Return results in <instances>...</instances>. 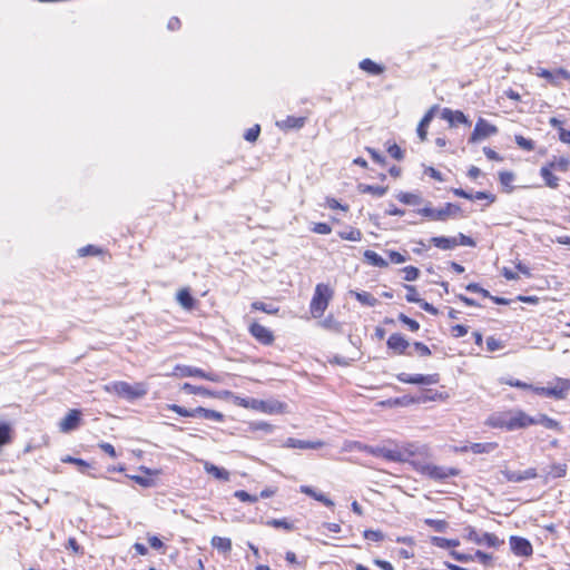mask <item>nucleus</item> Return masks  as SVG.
<instances>
[{
  "mask_svg": "<svg viewBox=\"0 0 570 570\" xmlns=\"http://www.w3.org/2000/svg\"><path fill=\"white\" fill-rule=\"evenodd\" d=\"M338 236L342 239L351 240V242H360L362 239V233L357 228H351L347 232H340Z\"/></svg>",
  "mask_w": 570,
  "mask_h": 570,
  "instance_id": "c03bdc74",
  "label": "nucleus"
},
{
  "mask_svg": "<svg viewBox=\"0 0 570 570\" xmlns=\"http://www.w3.org/2000/svg\"><path fill=\"white\" fill-rule=\"evenodd\" d=\"M368 450L371 455L383 458L390 462L410 463V460L415 455L423 453L422 450H425V448H420L414 443H405L402 445L395 444L394 448L372 445V449Z\"/></svg>",
  "mask_w": 570,
  "mask_h": 570,
  "instance_id": "f257e3e1",
  "label": "nucleus"
},
{
  "mask_svg": "<svg viewBox=\"0 0 570 570\" xmlns=\"http://www.w3.org/2000/svg\"><path fill=\"white\" fill-rule=\"evenodd\" d=\"M501 473L508 482L514 483L535 479L538 476L537 470L534 468H529L524 471L502 470Z\"/></svg>",
  "mask_w": 570,
  "mask_h": 570,
  "instance_id": "4468645a",
  "label": "nucleus"
},
{
  "mask_svg": "<svg viewBox=\"0 0 570 570\" xmlns=\"http://www.w3.org/2000/svg\"><path fill=\"white\" fill-rule=\"evenodd\" d=\"M504 384H508L513 387L522 389V390H531L535 389L537 386H533L532 384H528L523 381L517 380V379H509L503 381Z\"/></svg>",
  "mask_w": 570,
  "mask_h": 570,
  "instance_id": "5fc2aeb1",
  "label": "nucleus"
},
{
  "mask_svg": "<svg viewBox=\"0 0 570 570\" xmlns=\"http://www.w3.org/2000/svg\"><path fill=\"white\" fill-rule=\"evenodd\" d=\"M363 537L366 540L373 541V542H380L384 539V533L380 530H365L363 532Z\"/></svg>",
  "mask_w": 570,
  "mask_h": 570,
  "instance_id": "864d4df0",
  "label": "nucleus"
},
{
  "mask_svg": "<svg viewBox=\"0 0 570 570\" xmlns=\"http://www.w3.org/2000/svg\"><path fill=\"white\" fill-rule=\"evenodd\" d=\"M235 403L239 406H243V407H250V409H258V404H262L261 403V400H256V399H246V397H239V396H235Z\"/></svg>",
  "mask_w": 570,
  "mask_h": 570,
  "instance_id": "49530a36",
  "label": "nucleus"
},
{
  "mask_svg": "<svg viewBox=\"0 0 570 570\" xmlns=\"http://www.w3.org/2000/svg\"><path fill=\"white\" fill-rule=\"evenodd\" d=\"M430 542L441 549L455 548L460 544L456 539H446L442 537H431Z\"/></svg>",
  "mask_w": 570,
  "mask_h": 570,
  "instance_id": "473e14b6",
  "label": "nucleus"
},
{
  "mask_svg": "<svg viewBox=\"0 0 570 570\" xmlns=\"http://www.w3.org/2000/svg\"><path fill=\"white\" fill-rule=\"evenodd\" d=\"M81 421V412L79 410H70L67 415L60 421V431L68 433L76 430Z\"/></svg>",
  "mask_w": 570,
  "mask_h": 570,
  "instance_id": "2eb2a0df",
  "label": "nucleus"
},
{
  "mask_svg": "<svg viewBox=\"0 0 570 570\" xmlns=\"http://www.w3.org/2000/svg\"><path fill=\"white\" fill-rule=\"evenodd\" d=\"M193 417H202L205 420L216 421V422H223L225 416L223 413L205 409L203 406H198L196 409H193Z\"/></svg>",
  "mask_w": 570,
  "mask_h": 570,
  "instance_id": "aec40b11",
  "label": "nucleus"
},
{
  "mask_svg": "<svg viewBox=\"0 0 570 570\" xmlns=\"http://www.w3.org/2000/svg\"><path fill=\"white\" fill-rule=\"evenodd\" d=\"M439 109V106L438 105H434L432 106L426 112L425 115L423 116V118L421 119V121L419 122L417 125V129H416V132H417V136L419 138L423 141L426 139V136H428V127L429 125L431 124V121L433 120L434 118V115H435V111Z\"/></svg>",
  "mask_w": 570,
  "mask_h": 570,
  "instance_id": "a211bd4d",
  "label": "nucleus"
},
{
  "mask_svg": "<svg viewBox=\"0 0 570 570\" xmlns=\"http://www.w3.org/2000/svg\"><path fill=\"white\" fill-rule=\"evenodd\" d=\"M210 543L213 548L217 549L224 554H228L232 551V540L228 538L215 535L212 538Z\"/></svg>",
  "mask_w": 570,
  "mask_h": 570,
  "instance_id": "c85d7f7f",
  "label": "nucleus"
},
{
  "mask_svg": "<svg viewBox=\"0 0 570 570\" xmlns=\"http://www.w3.org/2000/svg\"><path fill=\"white\" fill-rule=\"evenodd\" d=\"M514 141L519 148L527 150V151H532L535 147L533 140L528 139V138L523 137L522 135H515Z\"/></svg>",
  "mask_w": 570,
  "mask_h": 570,
  "instance_id": "37998d69",
  "label": "nucleus"
},
{
  "mask_svg": "<svg viewBox=\"0 0 570 570\" xmlns=\"http://www.w3.org/2000/svg\"><path fill=\"white\" fill-rule=\"evenodd\" d=\"M174 374L178 375L180 377H190V376L200 377V375L203 374V370L198 368V367L189 366V365H177L175 367Z\"/></svg>",
  "mask_w": 570,
  "mask_h": 570,
  "instance_id": "c756f323",
  "label": "nucleus"
},
{
  "mask_svg": "<svg viewBox=\"0 0 570 570\" xmlns=\"http://www.w3.org/2000/svg\"><path fill=\"white\" fill-rule=\"evenodd\" d=\"M498 444L494 442L488 443H472L470 451L474 454L490 453L497 449Z\"/></svg>",
  "mask_w": 570,
  "mask_h": 570,
  "instance_id": "f704fd0d",
  "label": "nucleus"
},
{
  "mask_svg": "<svg viewBox=\"0 0 570 570\" xmlns=\"http://www.w3.org/2000/svg\"><path fill=\"white\" fill-rule=\"evenodd\" d=\"M462 209L458 204L446 203L442 208L435 209L431 206H425L417 210V214L431 219L445 222L450 217L455 218L461 214Z\"/></svg>",
  "mask_w": 570,
  "mask_h": 570,
  "instance_id": "7ed1b4c3",
  "label": "nucleus"
},
{
  "mask_svg": "<svg viewBox=\"0 0 570 570\" xmlns=\"http://www.w3.org/2000/svg\"><path fill=\"white\" fill-rule=\"evenodd\" d=\"M12 429L9 423L0 422V449L11 442Z\"/></svg>",
  "mask_w": 570,
  "mask_h": 570,
  "instance_id": "e433bc0d",
  "label": "nucleus"
},
{
  "mask_svg": "<svg viewBox=\"0 0 570 570\" xmlns=\"http://www.w3.org/2000/svg\"><path fill=\"white\" fill-rule=\"evenodd\" d=\"M532 419L533 425H542L548 430L562 432L561 424L557 420L549 417L547 414L539 413L535 416H532Z\"/></svg>",
  "mask_w": 570,
  "mask_h": 570,
  "instance_id": "412c9836",
  "label": "nucleus"
},
{
  "mask_svg": "<svg viewBox=\"0 0 570 570\" xmlns=\"http://www.w3.org/2000/svg\"><path fill=\"white\" fill-rule=\"evenodd\" d=\"M499 180L502 186L510 187L511 183L514 180V174L511 171H500Z\"/></svg>",
  "mask_w": 570,
  "mask_h": 570,
  "instance_id": "338daca9",
  "label": "nucleus"
},
{
  "mask_svg": "<svg viewBox=\"0 0 570 570\" xmlns=\"http://www.w3.org/2000/svg\"><path fill=\"white\" fill-rule=\"evenodd\" d=\"M134 482L137 484L144 487V488H151L155 485V481L151 478L142 476V475H128Z\"/></svg>",
  "mask_w": 570,
  "mask_h": 570,
  "instance_id": "603ef678",
  "label": "nucleus"
},
{
  "mask_svg": "<svg viewBox=\"0 0 570 570\" xmlns=\"http://www.w3.org/2000/svg\"><path fill=\"white\" fill-rule=\"evenodd\" d=\"M101 253V249L94 246V245H87L78 249V254L80 257H85L88 255H98Z\"/></svg>",
  "mask_w": 570,
  "mask_h": 570,
  "instance_id": "e2e57ef3",
  "label": "nucleus"
},
{
  "mask_svg": "<svg viewBox=\"0 0 570 570\" xmlns=\"http://www.w3.org/2000/svg\"><path fill=\"white\" fill-rule=\"evenodd\" d=\"M533 425V419L522 410H511V419H509L508 431L527 429Z\"/></svg>",
  "mask_w": 570,
  "mask_h": 570,
  "instance_id": "1a4fd4ad",
  "label": "nucleus"
},
{
  "mask_svg": "<svg viewBox=\"0 0 570 570\" xmlns=\"http://www.w3.org/2000/svg\"><path fill=\"white\" fill-rule=\"evenodd\" d=\"M399 321L409 327L411 332H416L420 330V324L415 320L409 317L404 313H400L397 316Z\"/></svg>",
  "mask_w": 570,
  "mask_h": 570,
  "instance_id": "09e8293b",
  "label": "nucleus"
},
{
  "mask_svg": "<svg viewBox=\"0 0 570 570\" xmlns=\"http://www.w3.org/2000/svg\"><path fill=\"white\" fill-rule=\"evenodd\" d=\"M61 461L63 463H72L73 465L79 466L81 472H85V469L89 468V463L87 461L70 455L62 458Z\"/></svg>",
  "mask_w": 570,
  "mask_h": 570,
  "instance_id": "3c124183",
  "label": "nucleus"
},
{
  "mask_svg": "<svg viewBox=\"0 0 570 570\" xmlns=\"http://www.w3.org/2000/svg\"><path fill=\"white\" fill-rule=\"evenodd\" d=\"M538 76L547 79L551 85L559 86L560 82L558 80L557 69L554 71L548 69H540Z\"/></svg>",
  "mask_w": 570,
  "mask_h": 570,
  "instance_id": "de8ad7c7",
  "label": "nucleus"
},
{
  "mask_svg": "<svg viewBox=\"0 0 570 570\" xmlns=\"http://www.w3.org/2000/svg\"><path fill=\"white\" fill-rule=\"evenodd\" d=\"M266 524L276 529H284L286 531L294 530V524L287 519H272L268 520Z\"/></svg>",
  "mask_w": 570,
  "mask_h": 570,
  "instance_id": "a19ab883",
  "label": "nucleus"
},
{
  "mask_svg": "<svg viewBox=\"0 0 570 570\" xmlns=\"http://www.w3.org/2000/svg\"><path fill=\"white\" fill-rule=\"evenodd\" d=\"M250 429L253 431H264L265 433H271L273 431V426L265 421H255L250 423Z\"/></svg>",
  "mask_w": 570,
  "mask_h": 570,
  "instance_id": "13d9d810",
  "label": "nucleus"
},
{
  "mask_svg": "<svg viewBox=\"0 0 570 570\" xmlns=\"http://www.w3.org/2000/svg\"><path fill=\"white\" fill-rule=\"evenodd\" d=\"M465 539L478 544L485 546L488 548H499L504 543L503 540L499 539L494 533L490 532H478L473 527H466Z\"/></svg>",
  "mask_w": 570,
  "mask_h": 570,
  "instance_id": "423d86ee",
  "label": "nucleus"
},
{
  "mask_svg": "<svg viewBox=\"0 0 570 570\" xmlns=\"http://www.w3.org/2000/svg\"><path fill=\"white\" fill-rule=\"evenodd\" d=\"M430 242L442 250H451L459 246L458 237L434 236Z\"/></svg>",
  "mask_w": 570,
  "mask_h": 570,
  "instance_id": "4be33fe9",
  "label": "nucleus"
},
{
  "mask_svg": "<svg viewBox=\"0 0 570 570\" xmlns=\"http://www.w3.org/2000/svg\"><path fill=\"white\" fill-rule=\"evenodd\" d=\"M252 308L256 311L264 312L269 315L277 314L279 308L273 304H266L264 302H254L252 304Z\"/></svg>",
  "mask_w": 570,
  "mask_h": 570,
  "instance_id": "58836bf2",
  "label": "nucleus"
},
{
  "mask_svg": "<svg viewBox=\"0 0 570 570\" xmlns=\"http://www.w3.org/2000/svg\"><path fill=\"white\" fill-rule=\"evenodd\" d=\"M360 69L363 71L373 75L379 76L384 72V66L376 63L375 61L365 58L358 63Z\"/></svg>",
  "mask_w": 570,
  "mask_h": 570,
  "instance_id": "a878e982",
  "label": "nucleus"
},
{
  "mask_svg": "<svg viewBox=\"0 0 570 570\" xmlns=\"http://www.w3.org/2000/svg\"><path fill=\"white\" fill-rule=\"evenodd\" d=\"M387 151L390 156L396 160H402L404 157L403 150L396 144L391 145L387 148Z\"/></svg>",
  "mask_w": 570,
  "mask_h": 570,
  "instance_id": "774afa93",
  "label": "nucleus"
},
{
  "mask_svg": "<svg viewBox=\"0 0 570 570\" xmlns=\"http://www.w3.org/2000/svg\"><path fill=\"white\" fill-rule=\"evenodd\" d=\"M204 469L208 474L213 475L217 480L225 481V482L229 481L230 474L224 468L217 466L210 462H205Z\"/></svg>",
  "mask_w": 570,
  "mask_h": 570,
  "instance_id": "393cba45",
  "label": "nucleus"
},
{
  "mask_svg": "<svg viewBox=\"0 0 570 570\" xmlns=\"http://www.w3.org/2000/svg\"><path fill=\"white\" fill-rule=\"evenodd\" d=\"M509 419H511V410L494 412L485 421V424L493 429H505L508 431Z\"/></svg>",
  "mask_w": 570,
  "mask_h": 570,
  "instance_id": "dca6fc26",
  "label": "nucleus"
},
{
  "mask_svg": "<svg viewBox=\"0 0 570 570\" xmlns=\"http://www.w3.org/2000/svg\"><path fill=\"white\" fill-rule=\"evenodd\" d=\"M540 175L543 178L547 186L550 188H557L559 185V178L552 174V169L548 166H542L540 169Z\"/></svg>",
  "mask_w": 570,
  "mask_h": 570,
  "instance_id": "2f4dec72",
  "label": "nucleus"
},
{
  "mask_svg": "<svg viewBox=\"0 0 570 570\" xmlns=\"http://www.w3.org/2000/svg\"><path fill=\"white\" fill-rule=\"evenodd\" d=\"M569 385L570 382H568V379L557 377L554 386H537L535 389H533V392L538 395L553 397L556 400H564L569 392Z\"/></svg>",
  "mask_w": 570,
  "mask_h": 570,
  "instance_id": "0eeeda50",
  "label": "nucleus"
},
{
  "mask_svg": "<svg viewBox=\"0 0 570 570\" xmlns=\"http://www.w3.org/2000/svg\"><path fill=\"white\" fill-rule=\"evenodd\" d=\"M259 132H261L259 125H255L252 128L246 130L244 138H245V140H247L249 142H254L257 140Z\"/></svg>",
  "mask_w": 570,
  "mask_h": 570,
  "instance_id": "4d7b16f0",
  "label": "nucleus"
},
{
  "mask_svg": "<svg viewBox=\"0 0 570 570\" xmlns=\"http://www.w3.org/2000/svg\"><path fill=\"white\" fill-rule=\"evenodd\" d=\"M404 273V279L407 282L416 281L420 276V269L415 266H406L402 268Z\"/></svg>",
  "mask_w": 570,
  "mask_h": 570,
  "instance_id": "8fccbe9b",
  "label": "nucleus"
},
{
  "mask_svg": "<svg viewBox=\"0 0 570 570\" xmlns=\"http://www.w3.org/2000/svg\"><path fill=\"white\" fill-rule=\"evenodd\" d=\"M511 551L518 557H530L533 553L531 542L522 537L511 535L510 537Z\"/></svg>",
  "mask_w": 570,
  "mask_h": 570,
  "instance_id": "9b49d317",
  "label": "nucleus"
},
{
  "mask_svg": "<svg viewBox=\"0 0 570 570\" xmlns=\"http://www.w3.org/2000/svg\"><path fill=\"white\" fill-rule=\"evenodd\" d=\"M410 464L420 474L435 481H442L459 474V470L455 468L440 466L421 460H414L413 458L410 460Z\"/></svg>",
  "mask_w": 570,
  "mask_h": 570,
  "instance_id": "f03ea898",
  "label": "nucleus"
},
{
  "mask_svg": "<svg viewBox=\"0 0 570 570\" xmlns=\"http://www.w3.org/2000/svg\"><path fill=\"white\" fill-rule=\"evenodd\" d=\"M441 117L442 119L449 121L450 126H455L456 124H464L466 126H471V121L460 110L453 111L449 108H444L441 111Z\"/></svg>",
  "mask_w": 570,
  "mask_h": 570,
  "instance_id": "f3484780",
  "label": "nucleus"
},
{
  "mask_svg": "<svg viewBox=\"0 0 570 570\" xmlns=\"http://www.w3.org/2000/svg\"><path fill=\"white\" fill-rule=\"evenodd\" d=\"M497 132L498 128L494 125L489 124L483 118H479L475 124L474 130L469 138V142L474 144Z\"/></svg>",
  "mask_w": 570,
  "mask_h": 570,
  "instance_id": "6e6552de",
  "label": "nucleus"
},
{
  "mask_svg": "<svg viewBox=\"0 0 570 570\" xmlns=\"http://www.w3.org/2000/svg\"><path fill=\"white\" fill-rule=\"evenodd\" d=\"M450 556L459 561V562H470V561H474V557L473 554H468V553H462V552H459V551H455V550H452L450 552Z\"/></svg>",
  "mask_w": 570,
  "mask_h": 570,
  "instance_id": "0e129e2a",
  "label": "nucleus"
},
{
  "mask_svg": "<svg viewBox=\"0 0 570 570\" xmlns=\"http://www.w3.org/2000/svg\"><path fill=\"white\" fill-rule=\"evenodd\" d=\"M396 198L401 203H403L405 205H411V206H416L422 203V197L419 194H414V193L400 191L396 195Z\"/></svg>",
  "mask_w": 570,
  "mask_h": 570,
  "instance_id": "7c9ffc66",
  "label": "nucleus"
},
{
  "mask_svg": "<svg viewBox=\"0 0 570 570\" xmlns=\"http://www.w3.org/2000/svg\"><path fill=\"white\" fill-rule=\"evenodd\" d=\"M301 492L313 498L314 500L323 503L324 505L328 507V508H333L334 507V502L327 497L325 495L324 493H321V492H317L314 488L312 487H308V485H302L301 487Z\"/></svg>",
  "mask_w": 570,
  "mask_h": 570,
  "instance_id": "5701e85b",
  "label": "nucleus"
},
{
  "mask_svg": "<svg viewBox=\"0 0 570 570\" xmlns=\"http://www.w3.org/2000/svg\"><path fill=\"white\" fill-rule=\"evenodd\" d=\"M305 121H306L305 117L287 116L286 119H284L282 121H277L276 126L284 130L299 129L305 125Z\"/></svg>",
  "mask_w": 570,
  "mask_h": 570,
  "instance_id": "b1692460",
  "label": "nucleus"
},
{
  "mask_svg": "<svg viewBox=\"0 0 570 570\" xmlns=\"http://www.w3.org/2000/svg\"><path fill=\"white\" fill-rule=\"evenodd\" d=\"M387 186H374L367 184H358L357 190L361 194H371L375 197H383L387 193Z\"/></svg>",
  "mask_w": 570,
  "mask_h": 570,
  "instance_id": "cd10ccee",
  "label": "nucleus"
},
{
  "mask_svg": "<svg viewBox=\"0 0 570 570\" xmlns=\"http://www.w3.org/2000/svg\"><path fill=\"white\" fill-rule=\"evenodd\" d=\"M285 445L287 448H292V449H301V450L312 449V450H316V449H320V448L323 446V442L322 441H307V440H299V439L288 438L286 440Z\"/></svg>",
  "mask_w": 570,
  "mask_h": 570,
  "instance_id": "6ab92c4d",
  "label": "nucleus"
},
{
  "mask_svg": "<svg viewBox=\"0 0 570 570\" xmlns=\"http://www.w3.org/2000/svg\"><path fill=\"white\" fill-rule=\"evenodd\" d=\"M234 497L237 498L238 500H240L242 502L254 503V502L257 501V497L252 495V494H249L248 492H246L244 490H237L234 493Z\"/></svg>",
  "mask_w": 570,
  "mask_h": 570,
  "instance_id": "680f3d73",
  "label": "nucleus"
},
{
  "mask_svg": "<svg viewBox=\"0 0 570 570\" xmlns=\"http://www.w3.org/2000/svg\"><path fill=\"white\" fill-rule=\"evenodd\" d=\"M363 256L366 263L374 267L385 268L389 266V263L374 250L366 249Z\"/></svg>",
  "mask_w": 570,
  "mask_h": 570,
  "instance_id": "bb28decb",
  "label": "nucleus"
},
{
  "mask_svg": "<svg viewBox=\"0 0 570 570\" xmlns=\"http://www.w3.org/2000/svg\"><path fill=\"white\" fill-rule=\"evenodd\" d=\"M181 391L187 394H200V395H210V392L204 386H196L190 383H184L181 386Z\"/></svg>",
  "mask_w": 570,
  "mask_h": 570,
  "instance_id": "79ce46f5",
  "label": "nucleus"
},
{
  "mask_svg": "<svg viewBox=\"0 0 570 570\" xmlns=\"http://www.w3.org/2000/svg\"><path fill=\"white\" fill-rule=\"evenodd\" d=\"M473 557H474V560L475 559L479 560L484 566H489L493 560L492 554L487 553L482 550H476L475 553L473 554Z\"/></svg>",
  "mask_w": 570,
  "mask_h": 570,
  "instance_id": "052dcab7",
  "label": "nucleus"
},
{
  "mask_svg": "<svg viewBox=\"0 0 570 570\" xmlns=\"http://www.w3.org/2000/svg\"><path fill=\"white\" fill-rule=\"evenodd\" d=\"M333 296V291L326 284H317L313 298L311 301V313L314 317H321L328 306L330 299Z\"/></svg>",
  "mask_w": 570,
  "mask_h": 570,
  "instance_id": "20e7f679",
  "label": "nucleus"
},
{
  "mask_svg": "<svg viewBox=\"0 0 570 570\" xmlns=\"http://www.w3.org/2000/svg\"><path fill=\"white\" fill-rule=\"evenodd\" d=\"M546 166L550 167V169H556L566 173L569 168V159L566 157L554 158Z\"/></svg>",
  "mask_w": 570,
  "mask_h": 570,
  "instance_id": "ea45409f",
  "label": "nucleus"
},
{
  "mask_svg": "<svg viewBox=\"0 0 570 570\" xmlns=\"http://www.w3.org/2000/svg\"><path fill=\"white\" fill-rule=\"evenodd\" d=\"M387 348L392 350L395 354L402 355H412L407 353V348L410 346L409 341L400 333H393L386 341Z\"/></svg>",
  "mask_w": 570,
  "mask_h": 570,
  "instance_id": "ddd939ff",
  "label": "nucleus"
},
{
  "mask_svg": "<svg viewBox=\"0 0 570 570\" xmlns=\"http://www.w3.org/2000/svg\"><path fill=\"white\" fill-rule=\"evenodd\" d=\"M248 330L250 335L263 345H271L274 342L273 332L256 322L252 323Z\"/></svg>",
  "mask_w": 570,
  "mask_h": 570,
  "instance_id": "f8f14e48",
  "label": "nucleus"
},
{
  "mask_svg": "<svg viewBox=\"0 0 570 570\" xmlns=\"http://www.w3.org/2000/svg\"><path fill=\"white\" fill-rule=\"evenodd\" d=\"M567 474V464L553 463L547 473V476L552 479L563 478Z\"/></svg>",
  "mask_w": 570,
  "mask_h": 570,
  "instance_id": "c9c22d12",
  "label": "nucleus"
},
{
  "mask_svg": "<svg viewBox=\"0 0 570 570\" xmlns=\"http://www.w3.org/2000/svg\"><path fill=\"white\" fill-rule=\"evenodd\" d=\"M465 289L468 292H471V293H479L481 294L483 297H487L489 298L490 296V292L483 287L480 286V284L478 283H470L465 286Z\"/></svg>",
  "mask_w": 570,
  "mask_h": 570,
  "instance_id": "bf43d9fd",
  "label": "nucleus"
},
{
  "mask_svg": "<svg viewBox=\"0 0 570 570\" xmlns=\"http://www.w3.org/2000/svg\"><path fill=\"white\" fill-rule=\"evenodd\" d=\"M396 379L402 383L419 384V385H432L439 382V374H407L400 373Z\"/></svg>",
  "mask_w": 570,
  "mask_h": 570,
  "instance_id": "9d476101",
  "label": "nucleus"
},
{
  "mask_svg": "<svg viewBox=\"0 0 570 570\" xmlns=\"http://www.w3.org/2000/svg\"><path fill=\"white\" fill-rule=\"evenodd\" d=\"M105 389L107 392L115 393L128 401L140 399L146 394V390L141 384L131 385L122 381L110 383Z\"/></svg>",
  "mask_w": 570,
  "mask_h": 570,
  "instance_id": "39448f33",
  "label": "nucleus"
},
{
  "mask_svg": "<svg viewBox=\"0 0 570 570\" xmlns=\"http://www.w3.org/2000/svg\"><path fill=\"white\" fill-rule=\"evenodd\" d=\"M356 299L363 305L374 307L377 305L379 301L368 292H361L355 294Z\"/></svg>",
  "mask_w": 570,
  "mask_h": 570,
  "instance_id": "4c0bfd02",
  "label": "nucleus"
},
{
  "mask_svg": "<svg viewBox=\"0 0 570 570\" xmlns=\"http://www.w3.org/2000/svg\"><path fill=\"white\" fill-rule=\"evenodd\" d=\"M177 301L186 309H191L194 307V305H195L194 297L191 296L190 292L188 289H186V288L180 289L178 292Z\"/></svg>",
  "mask_w": 570,
  "mask_h": 570,
  "instance_id": "72a5a7b5",
  "label": "nucleus"
},
{
  "mask_svg": "<svg viewBox=\"0 0 570 570\" xmlns=\"http://www.w3.org/2000/svg\"><path fill=\"white\" fill-rule=\"evenodd\" d=\"M424 523L433 528L436 532H445L449 523L445 520L425 519Z\"/></svg>",
  "mask_w": 570,
  "mask_h": 570,
  "instance_id": "a18cd8bd",
  "label": "nucleus"
},
{
  "mask_svg": "<svg viewBox=\"0 0 570 570\" xmlns=\"http://www.w3.org/2000/svg\"><path fill=\"white\" fill-rule=\"evenodd\" d=\"M405 289L407 291L406 293V301L409 303H420L422 298L419 297V294L416 292V288L413 286V285H404Z\"/></svg>",
  "mask_w": 570,
  "mask_h": 570,
  "instance_id": "6e6d98bb",
  "label": "nucleus"
},
{
  "mask_svg": "<svg viewBox=\"0 0 570 570\" xmlns=\"http://www.w3.org/2000/svg\"><path fill=\"white\" fill-rule=\"evenodd\" d=\"M169 410L175 412V413H177L180 416L193 417V409L188 410V409H186L184 406H180V405H177V404H171V405H169Z\"/></svg>",
  "mask_w": 570,
  "mask_h": 570,
  "instance_id": "69168bd1",
  "label": "nucleus"
}]
</instances>
